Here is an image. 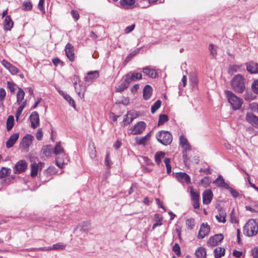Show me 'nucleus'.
<instances>
[{"mask_svg":"<svg viewBox=\"0 0 258 258\" xmlns=\"http://www.w3.org/2000/svg\"><path fill=\"white\" fill-rule=\"evenodd\" d=\"M161 101L158 100L154 104L151 106V112L154 113L161 106Z\"/></svg>","mask_w":258,"mask_h":258,"instance_id":"46","label":"nucleus"},{"mask_svg":"<svg viewBox=\"0 0 258 258\" xmlns=\"http://www.w3.org/2000/svg\"><path fill=\"white\" fill-rule=\"evenodd\" d=\"M19 105L20 106L17 109V111L16 112V118L17 120H18L19 119V117L21 115L24 108L26 106L27 101H25L24 102H23V103H21Z\"/></svg>","mask_w":258,"mask_h":258,"instance_id":"36","label":"nucleus"},{"mask_svg":"<svg viewBox=\"0 0 258 258\" xmlns=\"http://www.w3.org/2000/svg\"><path fill=\"white\" fill-rule=\"evenodd\" d=\"M30 120L33 128H35L39 125V115L36 111L32 112L30 116Z\"/></svg>","mask_w":258,"mask_h":258,"instance_id":"16","label":"nucleus"},{"mask_svg":"<svg viewBox=\"0 0 258 258\" xmlns=\"http://www.w3.org/2000/svg\"><path fill=\"white\" fill-rule=\"evenodd\" d=\"M168 120V116L165 114H161L159 116L158 125H161Z\"/></svg>","mask_w":258,"mask_h":258,"instance_id":"50","label":"nucleus"},{"mask_svg":"<svg viewBox=\"0 0 258 258\" xmlns=\"http://www.w3.org/2000/svg\"><path fill=\"white\" fill-rule=\"evenodd\" d=\"M129 85L130 84L127 82L125 81V79H124V82L115 87V91L117 92H121L126 89Z\"/></svg>","mask_w":258,"mask_h":258,"instance_id":"34","label":"nucleus"},{"mask_svg":"<svg viewBox=\"0 0 258 258\" xmlns=\"http://www.w3.org/2000/svg\"><path fill=\"white\" fill-rule=\"evenodd\" d=\"M8 70L13 75H16L19 72V70L16 67L12 65L10 66Z\"/></svg>","mask_w":258,"mask_h":258,"instance_id":"56","label":"nucleus"},{"mask_svg":"<svg viewBox=\"0 0 258 258\" xmlns=\"http://www.w3.org/2000/svg\"><path fill=\"white\" fill-rule=\"evenodd\" d=\"M63 98L72 106L73 108H75L76 105L74 100L68 94H66L63 96Z\"/></svg>","mask_w":258,"mask_h":258,"instance_id":"44","label":"nucleus"},{"mask_svg":"<svg viewBox=\"0 0 258 258\" xmlns=\"http://www.w3.org/2000/svg\"><path fill=\"white\" fill-rule=\"evenodd\" d=\"M251 88L254 93L258 94V80H255L252 83Z\"/></svg>","mask_w":258,"mask_h":258,"instance_id":"58","label":"nucleus"},{"mask_svg":"<svg viewBox=\"0 0 258 258\" xmlns=\"http://www.w3.org/2000/svg\"><path fill=\"white\" fill-rule=\"evenodd\" d=\"M33 139V137L30 134L26 135L23 138L21 142L22 151L26 152L28 151L29 147L32 143Z\"/></svg>","mask_w":258,"mask_h":258,"instance_id":"5","label":"nucleus"},{"mask_svg":"<svg viewBox=\"0 0 258 258\" xmlns=\"http://www.w3.org/2000/svg\"><path fill=\"white\" fill-rule=\"evenodd\" d=\"M216 218L219 222L225 223L226 220V213L223 210H221L218 215L216 216Z\"/></svg>","mask_w":258,"mask_h":258,"instance_id":"38","label":"nucleus"},{"mask_svg":"<svg viewBox=\"0 0 258 258\" xmlns=\"http://www.w3.org/2000/svg\"><path fill=\"white\" fill-rule=\"evenodd\" d=\"M211 182V179L208 177H205L201 180V184L204 187L208 186Z\"/></svg>","mask_w":258,"mask_h":258,"instance_id":"49","label":"nucleus"},{"mask_svg":"<svg viewBox=\"0 0 258 258\" xmlns=\"http://www.w3.org/2000/svg\"><path fill=\"white\" fill-rule=\"evenodd\" d=\"M155 223L153 224L152 229L154 230L157 227L160 226L162 223V217L159 214H156L154 216Z\"/></svg>","mask_w":258,"mask_h":258,"instance_id":"35","label":"nucleus"},{"mask_svg":"<svg viewBox=\"0 0 258 258\" xmlns=\"http://www.w3.org/2000/svg\"><path fill=\"white\" fill-rule=\"evenodd\" d=\"M72 81L73 83L76 92L78 93L79 96L81 98H83L84 97L85 89H81L79 91H78L77 83L79 81V78L77 75H74L72 77Z\"/></svg>","mask_w":258,"mask_h":258,"instance_id":"15","label":"nucleus"},{"mask_svg":"<svg viewBox=\"0 0 258 258\" xmlns=\"http://www.w3.org/2000/svg\"><path fill=\"white\" fill-rule=\"evenodd\" d=\"M99 76V73L98 71H90L87 73V76L85 77V81L87 82H93Z\"/></svg>","mask_w":258,"mask_h":258,"instance_id":"21","label":"nucleus"},{"mask_svg":"<svg viewBox=\"0 0 258 258\" xmlns=\"http://www.w3.org/2000/svg\"><path fill=\"white\" fill-rule=\"evenodd\" d=\"M246 70L251 74H258V63L253 61L246 63Z\"/></svg>","mask_w":258,"mask_h":258,"instance_id":"23","label":"nucleus"},{"mask_svg":"<svg viewBox=\"0 0 258 258\" xmlns=\"http://www.w3.org/2000/svg\"><path fill=\"white\" fill-rule=\"evenodd\" d=\"M64 149L61 145L60 142L57 143L55 146L53 153L55 155H58L63 153Z\"/></svg>","mask_w":258,"mask_h":258,"instance_id":"39","label":"nucleus"},{"mask_svg":"<svg viewBox=\"0 0 258 258\" xmlns=\"http://www.w3.org/2000/svg\"><path fill=\"white\" fill-rule=\"evenodd\" d=\"M152 94V88L151 86L147 85L143 89V98L145 100H148Z\"/></svg>","mask_w":258,"mask_h":258,"instance_id":"30","label":"nucleus"},{"mask_svg":"<svg viewBox=\"0 0 258 258\" xmlns=\"http://www.w3.org/2000/svg\"><path fill=\"white\" fill-rule=\"evenodd\" d=\"M175 177L178 181L182 183H189L190 182V177L185 172H178L176 173Z\"/></svg>","mask_w":258,"mask_h":258,"instance_id":"14","label":"nucleus"},{"mask_svg":"<svg viewBox=\"0 0 258 258\" xmlns=\"http://www.w3.org/2000/svg\"><path fill=\"white\" fill-rule=\"evenodd\" d=\"M9 171V169L3 167L2 169L0 170V178H3L6 177L8 173V171Z\"/></svg>","mask_w":258,"mask_h":258,"instance_id":"57","label":"nucleus"},{"mask_svg":"<svg viewBox=\"0 0 258 258\" xmlns=\"http://www.w3.org/2000/svg\"><path fill=\"white\" fill-rule=\"evenodd\" d=\"M243 232L248 237L256 235L258 233V222L253 219H249L244 226Z\"/></svg>","mask_w":258,"mask_h":258,"instance_id":"1","label":"nucleus"},{"mask_svg":"<svg viewBox=\"0 0 258 258\" xmlns=\"http://www.w3.org/2000/svg\"><path fill=\"white\" fill-rule=\"evenodd\" d=\"M138 4L139 7L142 8H146L149 7V3L148 0H140Z\"/></svg>","mask_w":258,"mask_h":258,"instance_id":"51","label":"nucleus"},{"mask_svg":"<svg viewBox=\"0 0 258 258\" xmlns=\"http://www.w3.org/2000/svg\"><path fill=\"white\" fill-rule=\"evenodd\" d=\"M213 194L210 189H208L203 193V203L205 205H209L213 198Z\"/></svg>","mask_w":258,"mask_h":258,"instance_id":"18","label":"nucleus"},{"mask_svg":"<svg viewBox=\"0 0 258 258\" xmlns=\"http://www.w3.org/2000/svg\"><path fill=\"white\" fill-rule=\"evenodd\" d=\"M156 138L158 141L164 145H169L172 141V136L169 132L161 131L159 132Z\"/></svg>","mask_w":258,"mask_h":258,"instance_id":"4","label":"nucleus"},{"mask_svg":"<svg viewBox=\"0 0 258 258\" xmlns=\"http://www.w3.org/2000/svg\"><path fill=\"white\" fill-rule=\"evenodd\" d=\"M27 163L25 160H20L15 165L14 169V173H20L25 171L27 167Z\"/></svg>","mask_w":258,"mask_h":258,"instance_id":"13","label":"nucleus"},{"mask_svg":"<svg viewBox=\"0 0 258 258\" xmlns=\"http://www.w3.org/2000/svg\"><path fill=\"white\" fill-rule=\"evenodd\" d=\"M90 229V224L88 222H83L80 224L74 230V232L78 231L87 233Z\"/></svg>","mask_w":258,"mask_h":258,"instance_id":"19","label":"nucleus"},{"mask_svg":"<svg viewBox=\"0 0 258 258\" xmlns=\"http://www.w3.org/2000/svg\"><path fill=\"white\" fill-rule=\"evenodd\" d=\"M44 165V163L39 162L38 164L33 163L31 166V175L32 177H35L37 175L39 170H41Z\"/></svg>","mask_w":258,"mask_h":258,"instance_id":"22","label":"nucleus"},{"mask_svg":"<svg viewBox=\"0 0 258 258\" xmlns=\"http://www.w3.org/2000/svg\"><path fill=\"white\" fill-rule=\"evenodd\" d=\"M224 92L232 109L234 110L239 109L243 104V100L236 96L231 91L225 90Z\"/></svg>","mask_w":258,"mask_h":258,"instance_id":"2","label":"nucleus"},{"mask_svg":"<svg viewBox=\"0 0 258 258\" xmlns=\"http://www.w3.org/2000/svg\"><path fill=\"white\" fill-rule=\"evenodd\" d=\"M179 144L183 149V157L184 159H185L187 156L186 152L191 150V146L188 143L187 140L183 135L180 136L179 137Z\"/></svg>","mask_w":258,"mask_h":258,"instance_id":"7","label":"nucleus"},{"mask_svg":"<svg viewBox=\"0 0 258 258\" xmlns=\"http://www.w3.org/2000/svg\"><path fill=\"white\" fill-rule=\"evenodd\" d=\"M142 75L141 73L131 72L125 76V81L130 84L132 82L142 79Z\"/></svg>","mask_w":258,"mask_h":258,"instance_id":"10","label":"nucleus"},{"mask_svg":"<svg viewBox=\"0 0 258 258\" xmlns=\"http://www.w3.org/2000/svg\"><path fill=\"white\" fill-rule=\"evenodd\" d=\"M53 250H61L65 248L66 245L62 243H57L53 245Z\"/></svg>","mask_w":258,"mask_h":258,"instance_id":"47","label":"nucleus"},{"mask_svg":"<svg viewBox=\"0 0 258 258\" xmlns=\"http://www.w3.org/2000/svg\"><path fill=\"white\" fill-rule=\"evenodd\" d=\"M227 189H229V191L230 192L231 194L232 195L233 198H236L240 196L239 193L237 190L234 189L232 187H229V188H227Z\"/></svg>","mask_w":258,"mask_h":258,"instance_id":"59","label":"nucleus"},{"mask_svg":"<svg viewBox=\"0 0 258 258\" xmlns=\"http://www.w3.org/2000/svg\"><path fill=\"white\" fill-rule=\"evenodd\" d=\"M66 55L71 61L75 60V55L74 52V47L70 43H68L65 48Z\"/></svg>","mask_w":258,"mask_h":258,"instance_id":"20","label":"nucleus"},{"mask_svg":"<svg viewBox=\"0 0 258 258\" xmlns=\"http://www.w3.org/2000/svg\"><path fill=\"white\" fill-rule=\"evenodd\" d=\"M14 23L10 16H6L4 22V29L5 30H11L13 27Z\"/></svg>","mask_w":258,"mask_h":258,"instance_id":"29","label":"nucleus"},{"mask_svg":"<svg viewBox=\"0 0 258 258\" xmlns=\"http://www.w3.org/2000/svg\"><path fill=\"white\" fill-rule=\"evenodd\" d=\"M90 150L89 152L90 156L92 159L94 158L96 156V150L94 143H92V148L90 146Z\"/></svg>","mask_w":258,"mask_h":258,"instance_id":"52","label":"nucleus"},{"mask_svg":"<svg viewBox=\"0 0 258 258\" xmlns=\"http://www.w3.org/2000/svg\"><path fill=\"white\" fill-rule=\"evenodd\" d=\"M209 49L211 52V54L213 56H215L217 55V47L216 45L210 44L209 45Z\"/></svg>","mask_w":258,"mask_h":258,"instance_id":"55","label":"nucleus"},{"mask_svg":"<svg viewBox=\"0 0 258 258\" xmlns=\"http://www.w3.org/2000/svg\"><path fill=\"white\" fill-rule=\"evenodd\" d=\"M243 77L238 74L234 76L231 81V86L233 90L238 93H242L245 89Z\"/></svg>","mask_w":258,"mask_h":258,"instance_id":"3","label":"nucleus"},{"mask_svg":"<svg viewBox=\"0 0 258 258\" xmlns=\"http://www.w3.org/2000/svg\"><path fill=\"white\" fill-rule=\"evenodd\" d=\"M150 137V133L147 134L146 136L141 137V138H136V143L138 145H145L148 141L149 140Z\"/></svg>","mask_w":258,"mask_h":258,"instance_id":"32","label":"nucleus"},{"mask_svg":"<svg viewBox=\"0 0 258 258\" xmlns=\"http://www.w3.org/2000/svg\"><path fill=\"white\" fill-rule=\"evenodd\" d=\"M43 134L42 129L39 128L36 133V139L39 141L41 140L43 137Z\"/></svg>","mask_w":258,"mask_h":258,"instance_id":"63","label":"nucleus"},{"mask_svg":"<svg viewBox=\"0 0 258 258\" xmlns=\"http://www.w3.org/2000/svg\"><path fill=\"white\" fill-rule=\"evenodd\" d=\"M7 86L11 92H14L16 90V84L12 82H8Z\"/></svg>","mask_w":258,"mask_h":258,"instance_id":"61","label":"nucleus"},{"mask_svg":"<svg viewBox=\"0 0 258 258\" xmlns=\"http://www.w3.org/2000/svg\"><path fill=\"white\" fill-rule=\"evenodd\" d=\"M253 258H258V246L254 247L251 250Z\"/></svg>","mask_w":258,"mask_h":258,"instance_id":"64","label":"nucleus"},{"mask_svg":"<svg viewBox=\"0 0 258 258\" xmlns=\"http://www.w3.org/2000/svg\"><path fill=\"white\" fill-rule=\"evenodd\" d=\"M165 153L164 152H158L156 153L155 155V160L156 163L159 165L161 163L162 159H163Z\"/></svg>","mask_w":258,"mask_h":258,"instance_id":"40","label":"nucleus"},{"mask_svg":"<svg viewBox=\"0 0 258 258\" xmlns=\"http://www.w3.org/2000/svg\"><path fill=\"white\" fill-rule=\"evenodd\" d=\"M143 72L144 74L152 78H156L157 75L155 69L150 66L143 68Z\"/></svg>","mask_w":258,"mask_h":258,"instance_id":"25","label":"nucleus"},{"mask_svg":"<svg viewBox=\"0 0 258 258\" xmlns=\"http://www.w3.org/2000/svg\"><path fill=\"white\" fill-rule=\"evenodd\" d=\"M62 157L58 156L55 159L56 165L60 168H63L65 164L68 161V156L66 154L61 155Z\"/></svg>","mask_w":258,"mask_h":258,"instance_id":"24","label":"nucleus"},{"mask_svg":"<svg viewBox=\"0 0 258 258\" xmlns=\"http://www.w3.org/2000/svg\"><path fill=\"white\" fill-rule=\"evenodd\" d=\"M190 197L192 203V206L195 209H199L200 207V194L198 192L195 191L192 187H190Z\"/></svg>","mask_w":258,"mask_h":258,"instance_id":"8","label":"nucleus"},{"mask_svg":"<svg viewBox=\"0 0 258 258\" xmlns=\"http://www.w3.org/2000/svg\"><path fill=\"white\" fill-rule=\"evenodd\" d=\"M164 162L167 168V173H170L171 172V166L170 164V159L169 158H165Z\"/></svg>","mask_w":258,"mask_h":258,"instance_id":"54","label":"nucleus"},{"mask_svg":"<svg viewBox=\"0 0 258 258\" xmlns=\"http://www.w3.org/2000/svg\"><path fill=\"white\" fill-rule=\"evenodd\" d=\"M185 225L187 229L191 230L195 225V221L193 218L187 219L185 221Z\"/></svg>","mask_w":258,"mask_h":258,"instance_id":"42","label":"nucleus"},{"mask_svg":"<svg viewBox=\"0 0 258 258\" xmlns=\"http://www.w3.org/2000/svg\"><path fill=\"white\" fill-rule=\"evenodd\" d=\"M42 150L43 154L46 156H49L51 154L52 148L50 145L43 146Z\"/></svg>","mask_w":258,"mask_h":258,"instance_id":"43","label":"nucleus"},{"mask_svg":"<svg viewBox=\"0 0 258 258\" xmlns=\"http://www.w3.org/2000/svg\"><path fill=\"white\" fill-rule=\"evenodd\" d=\"M172 250L178 256H180L181 255L180 248L177 243H175L174 245Z\"/></svg>","mask_w":258,"mask_h":258,"instance_id":"53","label":"nucleus"},{"mask_svg":"<svg viewBox=\"0 0 258 258\" xmlns=\"http://www.w3.org/2000/svg\"><path fill=\"white\" fill-rule=\"evenodd\" d=\"M14 123V117L12 115H9L7 120V130L8 132L10 131L13 126Z\"/></svg>","mask_w":258,"mask_h":258,"instance_id":"37","label":"nucleus"},{"mask_svg":"<svg viewBox=\"0 0 258 258\" xmlns=\"http://www.w3.org/2000/svg\"><path fill=\"white\" fill-rule=\"evenodd\" d=\"M19 137V134L16 133L12 135L6 142V147L8 148H11L18 140Z\"/></svg>","mask_w":258,"mask_h":258,"instance_id":"28","label":"nucleus"},{"mask_svg":"<svg viewBox=\"0 0 258 258\" xmlns=\"http://www.w3.org/2000/svg\"><path fill=\"white\" fill-rule=\"evenodd\" d=\"M245 120L251 125L258 128V117L251 112H247L246 114Z\"/></svg>","mask_w":258,"mask_h":258,"instance_id":"11","label":"nucleus"},{"mask_svg":"<svg viewBox=\"0 0 258 258\" xmlns=\"http://www.w3.org/2000/svg\"><path fill=\"white\" fill-rule=\"evenodd\" d=\"M224 237L222 234H215L211 237L207 242V245L209 247H214L220 243L223 239Z\"/></svg>","mask_w":258,"mask_h":258,"instance_id":"6","label":"nucleus"},{"mask_svg":"<svg viewBox=\"0 0 258 258\" xmlns=\"http://www.w3.org/2000/svg\"><path fill=\"white\" fill-rule=\"evenodd\" d=\"M213 183L218 187H223L225 189L229 188V185L225 182L224 179L221 175H220L217 179L213 181Z\"/></svg>","mask_w":258,"mask_h":258,"instance_id":"26","label":"nucleus"},{"mask_svg":"<svg viewBox=\"0 0 258 258\" xmlns=\"http://www.w3.org/2000/svg\"><path fill=\"white\" fill-rule=\"evenodd\" d=\"M135 0H120L119 1L121 8L126 10L133 9L135 8Z\"/></svg>","mask_w":258,"mask_h":258,"instance_id":"17","label":"nucleus"},{"mask_svg":"<svg viewBox=\"0 0 258 258\" xmlns=\"http://www.w3.org/2000/svg\"><path fill=\"white\" fill-rule=\"evenodd\" d=\"M197 258H206V250L203 247H199L195 253Z\"/></svg>","mask_w":258,"mask_h":258,"instance_id":"31","label":"nucleus"},{"mask_svg":"<svg viewBox=\"0 0 258 258\" xmlns=\"http://www.w3.org/2000/svg\"><path fill=\"white\" fill-rule=\"evenodd\" d=\"M146 126V124L144 122H138L132 128V133L133 135L141 134L145 130Z\"/></svg>","mask_w":258,"mask_h":258,"instance_id":"12","label":"nucleus"},{"mask_svg":"<svg viewBox=\"0 0 258 258\" xmlns=\"http://www.w3.org/2000/svg\"><path fill=\"white\" fill-rule=\"evenodd\" d=\"M240 67H241L240 66L236 65V64L233 65L230 67V68L229 69V71L231 73H235V72H237L240 69Z\"/></svg>","mask_w":258,"mask_h":258,"instance_id":"62","label":"nucleus"},{"mask_svg":"<svg viewBox=\"0 0 258 258\" xmlns=\"http://www.w3.org/2000/svg\"><path fill=\"white\" fill-rule=\"evenodd\" d=\"M210 232V226L207 223H203L201 225L197 237L198 239H203L209 235Z\"/></svg>","mask_w":258,"mask_h":258,"instance_id":"9","label":"nucleus"},{"mask_svg":"<svg viewBox=\"0 0 258 258\" xmlns=\"http://www.w3.org/2000/svg\"><path fill=\"white\" fill-rule=\"evenodd\" d=\"M105 162L106 166L107 167H108V168L110 167L112 164V162L111 161V159L109 157V153H107L106 155Z\"/></svg>","mask_w":258,"mask_h":258,"instance_id":"60","label":"nucleus"},{"mask_svg":"<svg viewBox=\"0 0 258 258\" xmlns=\"http://www.w3.org/2000/svg\"><path fill=\"white\" fill-rule=\"evenodd\" d=\"M25 94L24 90L19 88L17 93V103L18 105L23 103L22 101L24 99Z\"/></svg>","mask_w":258,"mask_h":258,"instance_id":"33","label":"nucleus"},{"mask_svg":"<svg viewBox=\"0 0 258 258\" xmlns=\"http://www.w3.org/2000/svg\"><path fill=\"white\" fill-rule=\"evenodd\" d=\"M56 173V169L53 166L49 167L46 170H45L44 172V174L46 176V178L44 179L45 181H49L51 178V176L53 175H54Z\"/></svg>","mask_w":258,"mask_h":258,"instance_id":"27","label":"nucleus"},{"mask_svg":"<svg viewBox=\"0 0 258 258\" xmlns=\"http://www.w3.org/2000/svg\"><path fill=\"white\" fill-rule=\"evenodd\" d=\"M230 221L232 223H237L238 222L237 215L234 212V209L232 210L230 214Z\"/></svg>","mask_w":258,"mask_h":258,"instance_id":"45","label":"nucleus"},{"mask_svg":"<svg viewBox=\"0 0 258 258\" xmlns=\"http://www.w3.org/2000/svg\"><path fill=\"white\" fill-rule=\"evenodd\" d=\"M224 252L225 249L220 247H217L214 250L215 256L216 258H220L224 255Z\"/></svg>","mask_w":258,"mask_h":258,"instance_id":"41","label":"nucleus"},{"mask_svg":"<svg viewBox=\"0 0 258 258\" xmlns=\"http://www.w3.org/2000/svg\"><path fill=\"white\" fill-rule=\"evenodd\" d=\"M22 8L25 11L31 10L32 8V4L29 1L24 2L22 6Z\"/></svg>","mask_w":258,"mask_h":258,"instance_id":"48","label":"nucleus"}]
</instances>
